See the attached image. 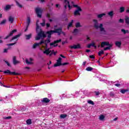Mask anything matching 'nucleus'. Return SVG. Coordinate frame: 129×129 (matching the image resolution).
<instances>
[{
  "label": "nucleus",
  "mask_w": 129,
  "mask_h": 129,
  "mask_svg": "<svg viewBox=\"0 0 129 129\" xmlns=\"http://www.w3.org/2000/svg\"><path fill=\"white\" fill-rule=\"evenodd\" d=\"M39 23V20H37L36 22V33H37V35L35 37V40L36 41H39L41 38H46V34L42 31L41 28L39 26L38 23Z\"/></svg>",
  "instance_id": "nucleus-1"
},
{
  "label": "nucleus",
  "mask_w": 129,
  "mask_h": 129,
  "mask_svg": "<svg viewBox=\"0 0 129 129\" xmlns=\"http://www.w3.org/2000/svg\"><path fill=\"white\" fill-rule=\"evenodd\" d=\"M54 33H56L59 36V35H61V34L63 33V32L62 31V28L56 29L54 30H50L47 31L46 34H48V39H50V38H51V35H52V34Z\"/></svg>",
  "instance_id": "nucleus-2"
},
{
  "label": "nucleus",
  "mask_w": 129,
  "mask_h": 129,
  "mask_svg": "<svg viewBox=\"0 0 129 129\" xmlns=\"http://www.w3.org/2000/svg\"><path fill=\"white\" fill-rule=\"evenodd\" d=\"M94 27L96 29H98V28H100V30L101 32H104V28H103V25L102 24H100V26L98 24V22H97V20H94Z\"/></svg>",
  "instance_id": "nucleus-3"
},
{
  "label": "nucleus",
  "mask_w": 129,
  "mask_h": 129,
  "mask_svg": "<svg viewBox=\"0 0 129 129\" xmlns=\"http://www.w3.org/2000/svg\"><path fill=\"white\" fill-rule=\"evenodd\" d=\"M71 3L73 5V7H74V8H77V9L75 11V13H74L75 16H77V15H79V16H80V12L82 11L81 8L78 7V5H74V3H73V2H72Z\"/></svg>",
  "instance_id": "nucleus-4"
},
{
  "label": "nucleus",
  "mask_w": 129,
  "mask_h": 129,
  "mask_svg": "<svg viewBox=\"0 0 129 129\" xmlns=\"http://www.w3.org/2000/svg\"><path fill=\"white\" fill-rule=\"evenodd\" d=\"M21 34H19L13 37L12 39L11 40V41L14 40L15 42L12 43L7 44V46H13L14 45H15V44L17 43V41H18V38H19V37H21Z\"/></svg>",
  "instance_id": "nucleus-5"
},
{
  "label": "nucleus",
  "mask_w": 129,
  "mask_h": 129,
  "mask_svg": "<svg viewBox=\"0 0 129 129\" xmlns=\"http://www.w3.org/2000/svg\"><path fill=\"white\" fill-rule=\"evenodd\" d=\"M35 13H36V15H37L38 18H42V13H43V10L42 9L39 7L35 8Z\"/></svg>",
  "instance_id": "nucleus-6"
},
{
  "label": "nucleus",
  "mask_w": 129,
  "mask_h": 129,
  "mask_svg": "<svg viewBox=\"0 0 129 129\" xmlns=\"http://www.w3.org/2000/svg\"><path fill=\"white\" fill-rule=\"evenodd\" d=\"M26 24H27V26H26V28L24 30V32H27V31H28V29H29V26H30V24H31V18L30 17V16H28L27 20H26Z\"/></svg>",
  "instance_id": "nucleus-7"
},
{
  "label": "nucleus",
  "mask_w": 129,
  "mask_h": 129,
  "mask_svg": "<svg viewBox=\"0 0 129 129\" xmlns=\"http://www.w3.org/2000/svg\"><path fill=\"white\" fill-rule=\"evenodd\" d=\"M64 9H67V7H68L69 10H71V8H72V6H70L69 0H64Z\"/></svg>",
  "instance_id": "nucleus-8"
},
{
  "label": "nucleus",
  "mask_w": 129,
  "mask_h": 129,
  "mask_svg": "<svg viewBox=\"0 0 129 129\" xmlns=\"http://www.w3.org/2000/svg\"><path fill=\"white\" fill-rule=\"evenodd\" d=\"M51 52H52V50H50V48H48V47L46 48V46H45V50L43 51V54H45L47 55H49L50 56Z\"/></svg>",
  "instance_id": "nucleus-9"
},
{
  "label": "nucleus",
  "mask_w": 129,
  "mask_h": 129,
  "mask_svg": "<svg viewBox=\"0 0 129 129\" xmlns=\"http://www.w3.org/2000/svg\"><path fill=\"white\" fill-rule=\"evenodd\" d=\"M56 61V63L54 65V67H57V66H61L62 65V58L61 57H59Z\"/></svg>",
  "instance_id": "nucleus-10"
},
{
  "label": "nucleus",
  "mask_w": 129,
  "mask_h": 129,
  "mask_svg": "<svg viewBox=\"0 0 129 129\" xmlns=\"http://www.w3.org/2000/svg\"><path fill=\"white\" fill-rule=\"evenodd\" d=\"M4 72L5 74H10V75H19V74H18L15 72H11L9 70H7V71H4Z\"/></svg>",
  "instance_id": "nucleus-11"
},
{
  "label": "nucleus",
  "mask_w": 129,
  "mask_h": 129,
  "mask_svg": "<svg viewBox=\"0 0 129 129\" xmlns=\"http://www.w3.org/2000/svg\"><path fill=\"white\" fill-rule=\"evenodd\" d=\"M44 43V40H41L39 43H36L33 44V49H36L37 47H38V46H40V45H42Z\"/></svg>",
  "instance_id": "nucleus-12"
},
{
  "label": "nucleus",
  "mask_w": 129,
  "mask_h": 129,
  "mask_svg": "<svg viewBox=\"0 0 129 129\" xmlns=\"http://www.w3.org/2000/svg\"><path fill=\"white\" fill-rule=\"evenodd\" d=\"M59 42H61V39L57 40L54 41V42H52L50 43V46H53L54 47H56L57 46V43H59Z\"/></svg>",
  "instance_id": "nucleus-13"
},
{
  "label": "nucleus",
  "mask_w": 129,
  "mask_h": 129,
  "mask_svg": "<svg viewBox=\"0 0 129 129\" xmlns=\"http://www.w3.org/2000/svg\"><path fill=\"white\" fill-rule=\"evenodd\" d=\"M41 102L42 103H48L50 102V99L47 98H44L41 99Z\"/></svg>",
  "instance_id": "nucleus-14"
},
{
  "label": "nucleus",
  "mask_w": 129,
  "mask_h": 129,
  "mask_svg": "<svg viewBox=\"0 0 129 129\" xmlns=\"http://www.w3.org/2000/svg\"><path fill=\"white\" fill-rule=\"evenodd\" d=\"M71 49H80V44H78V45H74L70 46Z\"/></svg>",
  "instance_id": "nucleus-15"
},
{
  "label": "nucleus",
  "mask_w": 129,
  "mask_h": 129,
  "mask_svg": "<svg viewBox=\"0 0 129 129\" xmlns=\"http://www.w3.org/2000/svg\"><path fill=\"white\" fill-rule=\"evenodd\" d=\"M51 42V40H50V39L47 38V39L45 41L43 40V44H44L45 45V48H48V44Z\"/></svg>",
  "instance_id": "nucleus-16"
},
{
  "label": "nucleus",
  "mask_w": 129,
  "mask_h": 129,
  "mask_svg": "<svg viewBox=\"0 0 129 129\" xmlns=\"http://www.w3.org/2000/svg\"><path fill=\"white\" fill-rule=\"evenodd\" d=\"M109 42H107V41H104V42H102L101 43V47L102 48H103V47H104V46H109Z\"/></svg>",
  "instance_id": "nucleus-17"
},
{
  "label": "nucleus",
  "mask_w": 129,
  "mask_h": 129,
  "mask_svg": "<svg viewBox=\"0 0 129 129\" xmlns=\"http://www.w3.org/2000/svg\"><path fill=\"white\" fill-rule=\"evenodd\" d=\"M16 32H17V29H14L13 30H12L10 33L9 34V35H8L5 39H8L9 37H11V36H13V35H14V33H16Z\"/></svg>",
  "instance_id": "nucleus-18"
},
{
  "label": "nucleus",
  "mask_w": 129,
  "mask_h": 129,
  "mask_svg": "<svg viewBox=\"0 0 129 129\" xmlns=\"http://www.w3.org/2000/svg\"><path fill=\"white\" fill-rule=\"evenodd\" d=\"M9 21L11 23L13 24L14 23V21H15V17L10 16L8 18Z\"/></svg>",
  "instance_id": "nucleus-19"
},
{
  "label": "nucleus",
  "mask_w": 129,
  "mask_h": 129,
  "mask_svg": "<svg viewBox=\"0 0 129 129\" xmlns=\"http://www.w3.org/2000/svg\"><path fill=\"white\" fill-rule=\"evenodd\" d=\"M32 61H33V58H29V60H28V59H26V64H28V65H29L30 64H33Z\"/></svg>",
  "instance_id": "nucleus-20"
},
{
  "label": "nucleus",
  "mask_w": 129,
  "mask_h": 129,
  "mask_svg": "<svg viewBox=\"0 0 129 129\" xmlns=\"http://www.w3.org/2000/svg\"><path fill=\"white\" fill-rule=\"evenodd\" d=\"M20 63V61L16 60V56H14L13 57V64L14 65H16V64H19Z\"/></svg>",
  "instance_id": "nucleus-21"
},
{
  "label": "nucleus",
  "mask_w": 129,
  "mask_h": 129,
  "mask_svg": "<svg viewBox=\"0 0 129 129\" xmlns=\"http://www.w3.org/2000/svg\"><path fill=\"white\" fill-rule=\"evenodd\" d=\"M115 44L117 47H120L121 45V42L120 41H116Z\"/></svg>",
  "instance_id": "nucleus-22"
},
{
  "label": "nucleus",
  "mask_w": 129,
  "mask_h": 129,
  "mask_svg": "<svg viewBox=\"0 0 129 129\" xmlns=\"http://www.w3.org/2000/svg\"><path fill=\"white\" fill-rule=\"evenodd\" d=\"M125 22L126 24L129 25V17L128 16H126L125 18Z\"/></svg>",
  "instance_id": "nucleus-23"
},
{
  "label": "nucleus",
  "mask_w": 129,
  "mask_h": 129,
  "mask_svg": "<svg viewBox=\"0 0 129 129\" xmlns=\"http://www.w3.org/2000/svg\"><path fill=\"white\" fill-rule=\"evenodd\" d=\"M127 91H129L128 89H122L120 90V92L122 93V94H124L125 92H127Z\"/></svg>",
  "instance_id": "nucleus-24"
},
{
  "label": "nucleus",
  "mask_w": 129,
  "mask_h": 129,
  "mask_svg": "<svg viewBox=\"0 0 129 129\" xmlns=\"http://www.w3.org/2000/svg\"><path fill=\"white\" fill-rule=\"evenodd\" d=\"M25 37L26 38V40H30V39H31V37H32V34L26 35Z\"/></svg>",
  "instance_id": "nucleus-25"
},
{
  "label": "nucleus",
  "mask_w": 129,
  "mask_h": 129,
  "mask_svg": "<svg viewBox=\"0 0 129 129\" xmlns=\"http://www.w3.org/2000/svg\"><path fill=\"white\" fill-rule=\"evenodd\" d=\"M43 22L40 23L41 26H42V27H45V26H46V20H45V19H43Z\"/></svg>",
  "instance_id": "nucleus-26"
},
{
  "label": "nucleus",
  "mask_w": 129,
  "mask_h": 129,
  "mask_svg": "<svg viewBox=\"0 0 129 129\" xmlns=\"http://www.w3.org/2000/svg\"><path fill=\"white\" fill-rule=\"evenodd\" d=\"M27 124H32V120L31 119H28L26 120Z\"/></svg>",
  "instance_id": "nucleus-27"
},
{
  "label": "nucleus",
  "mask_w": 129,
  "mask_h": 129,
  "mask_svg": "<svg viewBox=\"0 0 129 129\" xmlns=\"http://www.w3.org/2000/svg\"><path fill=\"white\" fill-rule=\"evenodd\" d=\"M108 46H107L106 47L104 48V51H106V50H109V49H110L111 48V47L112 46L111 45L109 44V45H108Z\"/></svg>",
  "instance_id": "nucleus-28"
},
{
  "label": "nucleus",
  "mask_w": 129,
  "mask_h": 129,
  "mask_svg": "<svg viewBox=\"0 0 129 129\" xmlns=\"http://www.w3.org/2000/svg\"><path fill=\"white\" fill-rule=\"evenodd\" d=\"M78 33H79V30H78V29H76L74 30V32H73L74 35H77Z\"/></svg>",
  "instance_id": "nucleus-29"
},
{
  "label": "nucleus",
  "mask_w": 129,
  "mask_h": 129,
  "mask_svg": "<svg viewBox=\"0 0 129 129\" xmlns=\"http://www.w3.org/2000/svg\"><path fill=\"white\" fill-rule=\"evenodd\" d=\"M86 70L87 71H92V70H93V68H92L91 67H88L86 69Z\"/></svg>",
  "instance_id": "nucleus-30"
},
{
  "label": "nucleus",
  "mask_w": 129,
  "mask_h": 129,
  "mask_svg": "<svg viewBox=\"0 0 129 129\" xmlns=\"http://www.w3.org/2000/svg\"><path fill=\"white\" fill-rule=\"evenodd\" d=\"M105 117L103 115H100L99 116V119L100 120H103L104 119V118Z\"/></svg>",
  "instance_id": "nucleus-31"
},
{
  "label": "nucleus",
  "mask_w": 129,
  "mask_h": 129,
  "mask_svg": "<svg viewBox=\"0 0 129 129\" xmlns=\"http://www.w3.org/2000/svg\"><path fill=\"white\" fill-rule=\"evenodd\" d=\"M11 7L12 6L11 5H7L5 8V10H6V11H8V10H10Z\"/></svg>",
  "instance_id": "nucleus-32"
},
{
  "label": "nucleus",
  "mask_w": 129,
  "mask_h": 129,
  "mask_svg": "<svg viewBox=\"0 0 129 129\" xmlns=\"http://www.w3.org/2000/svg\"><path fill=\"white\" fill-rule=\"evenodd\" d=\"M103 16H105V14L102 13V14L98 15V18L99 19H100V18H102Z\"/></svg>",
  "instance_id": "nucleus-33"
},
{
  "label": "nucleus",
  "mask_w": 129,
  "mask_h": 129,
  "mask_svg": "<svg viewBox=\"0 0 129 129\" xmlns=\"http://www.w3.org/2000/svg\"><path fill=\"white\" fill-rule=\"evenodd\" d=\"M88 103L89 104H92V105H94V102L92 101V100H88L87 101Z\"/></svg>",
  "instance_id": "nucleus-34"
},
{
  "label": "nucleus",
  "mask_w": 129,
  "mask_h": 129,
  "mask_svg": "<svg viewBox=\"0 0 129 129\" xmlns=\"http://www.w3.org/2000/svg\"><path fill=\"white\" fill-rule=\"evenodd\" d=\"M121 32L122 33H123V34H126L127 33H128V30H125L124 29H121Z\"/></svg>",
  "instance_id": "nucleus-35"
},
{
  "label": "nucleus",
  "mask_w": 129,
  "mask_h": 129,
  "mask_svg": "<svg viewBox=\"0 0 129 129\" xmlns=\"http://www.w3.org/2000/svg\"><path fill=\"white\" fill-rule=\"evenodd\" d=\"M67 98H70L71 97H75L74 95H73V94H68L67 95Z\"/></svg>",
  "instance_id": "nucleus-36"
},
{
  "label": "nucleus",
  "mask_w": 129,
  "mask_h": 129,
  "mask_svg": "<svg viewBox=\"0 0 129 129\" xmlns=\"http://www.w3.org/2000/svg\"><path fill=\"white\" fill-rule=\"evenodd\" d=\"M13 96L11 95H8V96H6V99H11Z\"/></svg>",
  "instance_id": "nucleus-37"
},
{
  "label": "nucleus",
  "mask_w": 129,
  "mask_h": 129,
  "mask_svg": "<svg viewBox=\"0 0 129 129\" xmlns=\"http://www.w3.org/2000/svg\"><path fill=\"white\" fill-rule=\"evenodd\" d=\"M67 117V114H61L60 116V118H65V117Z\"/></svg>",
  "instance_id": "nucleus-38"
},
{
  "label": "nucleus",
  "mask_w": 129,
  "mask_h": 129,
  "mask_svg": "<svg viewBox=\"0 0 129 129\" xmlns=\"http://www.w3.org/2000/svg\"><path fill=\"white\" fill-rule=\"evenodd\" d=\"M90 44H91V46L94 47V48H95V49H96L97 46H96V45H95V43H94V42H92Z\"/></svg>",
  "instance_id": "nucleus-39"
},
{
  "label": "nucleus",
  "mask_w": 129,
  "mask_h": 129,
  "mask_svg": "<svg viewBox=\"0 0 129 129\" xmlns=\"http://www.w3.org/2000/svg\"><path fill=\"white\" fill-rule=\"evenodd\" d=\"M124 12V7H120V13H123Z\"/></svg>",
  "instance_id": "nucleus-40"
},
{
  "label": "nucleus",
  "mask_w": 129,
  "mask_h": 129,
  "mask_svg": "<svg viewBox=\"0 0 129 129\" xmlns=\"http://www.w3.org/2000/svg\"><path fill=\"white\" fill-rule=\"evenodd\" d=\"M104 51H103V50H101L98 52V55L99 56H101V55H102V54H104Z\"/></svg>",
  "instance_id": "nucleus-41"
},
{
  "label": "nucleus",
  "mask_w": 129,
  "mask_h": 129,
  "mask_svg": "<svg viewBox=\"0 0 129 129\" xmlns=\"http://www.w3.org/2000/svg\"><path fill=\"white\" fill-rule=\"evenodd\" d=\"M16 5L19 8H23V6H22V5L20 4V3H19V2H18V1H16Z\"/></svg>",
  "instance_id": "nucleus-42"
},
{
  "label": "nucleus",
  "mask_w": 129,
  "mask_h": 129,
  "mask_svg": "<svg viewBox=\"0 0 129 129\" xmlns=\"http://www.w3.org/2000/svg\"><path fill=\"white\" fill-rule=\"evenodd\" d=\"M73 23V20L72 21V22H70L69 25H68V29H69V28H70V27L72 26V24Z\"/></svg>",
  "instance_id": "nucleus-43"
},
{
  "label": "nucleus",
  "mask_w": 129,
  "mask_h": 129,
  "mask_svg": "<svg viewBox=\"0 0 129 129\" xmlns=\"http://www.w3.org/2000/svg\"><path fill=\"white\" fill-rule=\"evenodd\" d=\"M108 15H109V16H110V17H112V16H113V12L111 11V12H109L108 13Z\"/></svg>",
  "instance_id": "nucleus-44"
},
{
  "label": "nucleus",
  "mask_w": 129,
  "mask_h": 129,
  "mask_svg": "<svg viewBox=\"0 0 129 129\" xmlns=\"http://www.w3.org/2000/svg\"><path fill=\"white\" fill-rule=\"evenodd\" d=\"M6 22H7L6 19L3 20L0 23V25H4V24H6Z\"/></svg>",
  "instance_id": "nucleus-45"
},
{
  "label": "nucleus",
  "mask_w": 129,
  "mask_h": 129,
  "mask_svg": "<svg viewBox=\"0 0 129 129\" xmlns=\"http://www.w3.org/2000/svg\"><path fill=\"white\" fill-rule=\"evenodd\" d=\"M79 95V92H76L75 94L74 97H77Z\"/></svg>",
  "instance_id": "nucleus-46"
},
{
  "label": "nucleus",
  "mask_w": 129,
  "mask_h": 129,
  "mask_svg": "<svg viewBox=\"0 0 129 129\" xmlns=\"http://www.w3.org/2000/svg\"><path fill=\"white\" fill-rule=\"evenodd\" d=\"M76 28H79L80 27V23L78 22L76 24Z\"/></svg>",
  "instance_id": "nucleus-47"
},
{
  "label": "nucleus",
  "mask_w": 129,
  "mask_h": 129,
  "mask_svg": "<svg viewBox=\"0 0 129 129\" xmlns=\"http://www.w3.org/2000/svg\"><path fill=\"white\" fill-rule=\"evenodd\" d=\"M52 54H54V55H56V52H55V51H54V50H52L50 52V56H51Z\"/></svg>",
  "instance_id": "nucleus-48"
},
{
  "label": "nucleus",
  "mask_w": 129,
  "mask_h": 129,
  "mask_svg": "<svg viewBox=\"0 0 129 129\" xmlns=\"http://www.w3.org/2000/svg\"><path fill=\"white\" fill-rule=\"evenodd\" d=\"M5 119H11V118H12V116H8V117H4Z\"/></svg>",
  "instance_id": "nucleus-49"
},
{
  "label": "nucleus",
  "mask_w": 129,
  "mask_h": 129,
  "mask_svg": "<svg viewBox=\"0 0 129 129\" xmlns=\"http://www.w3.org/2000/svg\"><path fill=\"white\" fill-rule=\"evenodd\" d=\"M50 17H51V14H49V13H47L46 14V18H48V19H50Z\"/></svg>",
  "instance_id": "nucleus-50"
},
{
  "label": "nucleus",
  "mask_w": 129,
  "mask_h": 129,
  "mask_svg": "<svg viewBox=\"0 0 129 129\" xmlns=\"http://www.w3.org/2000/svg\"><path fill=\"white\" fill-rule=\"evenodd\" d=\"M119 22V23H123V22H124V20H123V19H120Z\"/></svg>",
  "instance_id": "nucleus-51"
},
{
  "label": "nucleus",
  "mask_w": 129,
  "mask_h": 129,
  "mask_svg": "<svg viewBox=\"0 0 129 129\" xmlns=\"http://www.w3.org/2000/svg\"><path fill=\"white\" fill-rule=\"evenodd\" d=\"M46 28L48 29L50 27V23H46Z\"/></svg>",
  "instance_id": "nucleus-52"
},
{
  "label": "nucleus",
  "mask_w": 129,
  "mask_h": 129,
  "mask_svg": "<svg viewBox=\"0 0 129 129\" xmlns=\"http://www.w3.org/2000/svg\"><path fill=\"white\" fill-rule=\"evenodd\" d=\"M114 95V94L113 93V92H111L110 93V96H113Z\"/></svg>",
  "instance_id": "nucleus-53"
},
{
  "label": "nucleus",
  "mask_w": 129,
  "mask_h": 129,
  "mask_svg": "<svg viewBox=\"0 0 129 129\" xmlns=\"http://www.w3.org/2000/svg\"><path fill=\"white\" fill-rule=\"evenodd\" d=\"M5 63H6V64H7L8 66H11V64H10V63H9V62H8V61H5Z\"/></svg>",
  "instance_id": "nucleus-54"
},
{
  "label": "nucleus",
  "mask_w": 129,
  "mask_h": 129,
  "mask_svg": "<svg viewBox=\"0 0 129 129\" xmlns=\"http://www.w3.org/2000/svg\"><path fill=\"white\" fill-rule=\"evenodd\" d=\"M90 58H91V59H94V55H90Z\"/></svg>",
  "instance_id": "nucleus-55"
},
{
  "label": "nucleus",
  "mask_w": 129,
  "mask_h": 129,
  "mask_svg": "<svg viewBox=\"0 0 129 129\" xmlns=\"http://www.w3.org/2000/svg\"><path fill=\"white\" fill-rule=\"evenodd\" d=\"M115 86H116L117 87H119V86L120 85L119 84H115Z\"/></svg>",
  "instance_id": "nucleus-56"
},
{
  "label": "nucleus",
  "mask_w": 129,
  "mask_h": 129,
  "mask_svg": "<svg viewBox=\"0 0 129 129\" xmlns=\"http://www.w3.org/2000/svg\"><path fill=\"white\" fill-rule=\"evenodd\" d=\"M68 62H64L62 64H61V65H63V66H64L65 65H68Z\"/></svg>",
  "instance_id": "nucleus-57"
},
{
  "label": "nucleus",
  "mask_w": 129,
  "mask_h": 129,
  "mask_svg": "<svg viewBox=\"0 0 129 129\" xmlns=\"http://www.w3.org/2000/svg\"><path fill=\"white\" fill-rule=\"evenodd\" d=\"M21 110H26V108L24 107V108H21Z\"/></svg>",
  "instance_id": "nucleus-58"
},
{
  "label": "nucleus",
  "mask_w": 129,
  "mask_h": 129,
  "mask_svg": "<svg viewBox=\"0 0 129 129\" xmlns=\"http://www.w3.org/2000/svg\"><path fill=\"white\" fill-rule=\"evenodd\" d=\"M4 52V53H7L8 52V49H5Z\"/></svg>",
  "instance_id": "nucleus-59"
},
{
  "label": "nucleus",
  "mask_w": 129,
  "mask_h": 129,
  "mask_svg": "<svg viewBox=\"0 0 129 129\" xmlns=\"http://www.w3.org/2000/svg\"><path fill=\"white\" fill-rule=\"evenodd\" d=\"M4 87H7V88H11V87H10V86H6V85H4Z\"/></svg>",
  "instance_id": "nucleus-60"
},
{
  "label": "nucleus",
  "mask_w": 129,
  "mask_h": 129,
  "mask_svg": "<svg viewBox=\"0 0 129 129\" xmlns=\"http://www.w3.org/2000/svg\"><path fill=\"white\" fill-rule=\"evenodd\" d=\"M96 95H99V92H96Z\"/></svg>",
  "instance_id": "nucleus-61"
},
{
  "label": "nucleus",
  "mask_w": 129,
  "mask_h": 129,
  "mask_svg": "<svg viewBox=\"0 0 129 129\" xmlns=\"http://www.w3.org/2000/svg\"><path fill=\"white\" fill-rule=\"evenodd\" d=\"M86 52H87V53H89V52H90V50L89 49H87L86 50Z\"/></svg>",
  "instance_id": "nucleus-62"
},
{
  "label": "nucleus",
  "mask_w": 129,
  "mask_h": 129,
  "mask_svg": "<svg viewBox=\"0 0 129 129\" xmlns=\"http://www.w3.org/2000/svg\"><path fill=\"white\" fill-rule=\"evenodd\" d=\"M88 48H90V47H91V44H89L88 45Z\"/></svg>",
  "instance_id": "nucleus-63"
},
{
  "label": "nucleus",
  "mask_w": 129,
  "mask_h": 129,
  "mask_svg": "<svg viewBox=\"0 0 129 129\" xmlns=\"http://www.w3.org/2000/svg\"><path fill=\"white\" fill-rule=\"evenodd\" d=\"M60 57H62V58H66V57H65L64 56H63L62 54H60Z\"/></svg>",
  "instance_id": "nucleus-64"
}]
</instances>
